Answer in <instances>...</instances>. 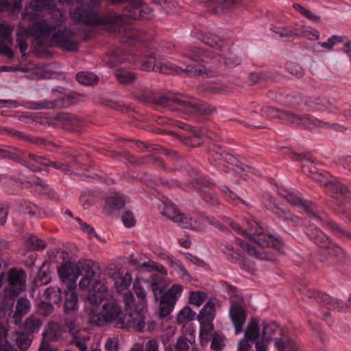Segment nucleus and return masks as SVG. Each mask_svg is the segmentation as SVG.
I'll list each match as a JSON object with an SVG mask.
<instances>
[{"label": "nucleus", "instance_id": "nucleus-1", "mask_svg": "<svg viewBox=\"0 0 351 351\" xmlns=\"http://www.w3.org/2000/svg\"><path fill=\"white\" fill-rule=\"evenodd\" d=\"M109 295L108 287L101 280L88 292V313L90 322L99 326L114 324L119 328H133L138 331L145 328L146 318L143 308L138 311L133 304H130L128 307L125 305L123 310L121 302L115 298L109 299Z\"/></svg>", "mask_w": 351, "mask_h": 351}, {"label": "nucleus", "instance_id": "nucleus-2", "mask_svg": "<svg viewBox=\"0 0 351 351\" xmlns=\"http://www.w3.org/2000/svg\"><path fill=\"white\" fill-rule=\"evenodd\" d=\"M99 0H74L71 3V18L75 21L89 26H109L111 32L125 24L131 23L134 20L149 19L153 10L147 5H143L142 0L138 5H132L128 9L129 14H118L113 11H108L100 15L93 11Z\"/></svg>", "mask_w": 351, "mask_h": 351}, {"label": "nucleus", "instance_id": "nucleus-3", "mask_svg": "<svg viewBox=\"0 0 351 351\" xmlns=\"http://www.w3.org/2000/svg\"><path fill=\"white\" fill-rule=\"evenodd\" d=\"M97 269L98 265L95 262L82 260L77 263H66L58 268V272L69 289L76 288V281L80 276H82L79 287L90 292L93 287L100 280L96 271Z\"/></svg>", "mask_w": 351, "mask_h": 351}, {"label": "nucleus", "instance_id": "nucleus-4", "mask_svg": "<svg viewBox=\"0 0 351 351\" xmlns=\"http://www.w3.org/2000/svg\"><path fill=\"white\" fill-rule=\"evenodd\" d=\"M232 228L243 235L247 240V243H238L242 248L245 250L247 253L252 256H256L262 259H268L273 261L271 258L267 257L266 253L260 252L258 247H271L276 250L282 247L281 241L274 238L273 236L264 233L262 228L253 221L250 223L247 231L242 230L237 224L232 225Z\"/></svg>", "mask_w": 351, "mask_h": 351}, {"label": "nucleus", "instance_id": "nucleus-5", "mask_svg": "<svg viewBox=\"0 0 351 351\" xmlns=\"http://www.w3.org/2000/svg\"><path fill=\"white\" fill-rule=\"evenodd\" d=\"M261 337L265 341L275 340L276 347L280 351H298V345L297 342L290 337L282 335V331L276 322L265 320L263 322Z\"/></svg>", "mask_w": 351, "mask_h": 351}, {"label": "nucleus", "instance_id": "nucleus-6", "mask_svg": "<svg viewBox=\"0 0 351 351\" xmlns=\"http://www.w3.org/2000/svg\"><path fill=\"white\" fill-rule=\"evenodd\" d=\"M114 288L116 291L123 295L124 303L126 306H130V304L134 303V295L128 290L131 282L132 276L129 271L125 269H118L113 275Z\"/></svg>", "mask_w": 351, "mask_h": 351}, {"label": "nucleus", "instance_id": "nucleus-7", "mask_svg": "<svg viewBox=\"0 0 351 351\" xmlns=\"http://www.w3.org/2000/svg\"><path fill=\"white\" fill-rule=\"evenodd\" d=\"M53 32V34L51 36L50 35L48 39L43 40L42 44H39V37L37 36L38 45H56L68 51L77 50L78 43L73 40V34L70 30L64 29Z\"/></svg>", "mask_w": 351, "mask_h": 351}, {"label": "nucleus", "instance_id": "nucleus-8", "mask_svg": "<svg viewBox=\"0 0 351 351\" xmlns=\"http://www.w3.org/2000/svg\"><path fill=\"white\" fill-rule=\"evenodd\" d=\"M51 14L55 25H50L42 21L35 23L33 26L35 35L39 37V44H42L43 40L48 39L49 36L56 30L57 27L60 25L66 19L65 12L58 9H53Z\"/></svg>", "mask_w": 351, "mask_h": 351}, {"label": "nucleus", "instance_id": "nucleus-9", "mask_svg": "<svg viewBox=\"0 0 351 351\" xmlns=\"http://www.w3.org/2000/svg\"><path fill=\"white\" fill-rule=\"evenodd\" d=\"M147 71L158 72L167 75L178 74L184 76L195 77L202 76L205 77H213L215 73L210 67H202L197 69V67H191L190 69H182L180 67H144Z\"/></svg>", "mask_w": 351, "mask_h": 351}, {"label": "nucleus", "instance_id": "nucleus-10", "mask_svg": "<svg viewBox=\"0 0 351 351\" xmlns=\"http://www.w3.org/2000/svg\"><path fill=\"white\" fill-rule=\"evenodd\" d=\"M232 305L230 308L229 315L234 326L236 335L243 331V327L245 322L246 309L242 298L235 295L231 298Z\"/></svg>", "mask_w": 351, "mask_h": 351}, {"label": "nucleus", "instance_id": "nucleus-11", "mask_svg": "<svg viewBox=\"0 0 351 351\" xmlns=\"http://www.w3.org/2000/svg\"><path fill=\"white\" fill-rule=\"evenodd\" d=\"M260 335L259 320L256 317H252L244 330V337L238 343L237 351H250L254 341Z\"/></svg>", "mask_w": 351, "mask_h": 351}, {"label": "nucleus", "instance_id": "nucleus-12", "mask_svg": "<svg viewBox=\"0 0 351 351\" xmlns=\"http://www.w3.org/2000/svg\"><path fill=\"white\" fill-rule=\"evenodd\" d=\"M134 57L132 54L123 53L118 56L112 54L105 59V62L110 66H116L122 64H141V66H155L157 64L156 58L152 54H147L140 57L139 61H133Z\"/></svg>", "mask_w": 351, "mask_h": 351}, {"label": "nucleus", "instance_id": "nucleus-13", "mask_svg": "<svg viewBox=\"0 0 351 351\" xmlns=\"http://www.w3.org/2000/svg\"><path fill=\"white\" fill-rule=\"evenodd\" d=\"M215 317V305L213 302H207L197 315L200 324V336L208 335L213 329L212 322Z\"/></svg>", "mask_w": 351, "mask_h": 351}, {"label": "nucleus", "instance_id": "nucleus-14", "mask_svg": "<svg viewBox=\"0 0 351 351\" xmlns=\"http://www.w3.org/2000/svg\"><path fill=\"white\" fill-rule=\"evenodd\" d=\"M175 223L182 228L202 230L206 228L207 223L211 222L202 217H193L190 215L179 213Z\"/></svg>", "mask_w": 351, "mask_h": 351}, {"label": "nucleus", "instance_id": "nucleus-15", "mask_svg": "<svg viewBox=\"0 0 351 351\" xmlns=\"http://www.w3.org/2000/svg\"><path fill=\"white\" fill-rule=\"evenodd\" d=\"M149 285L151 286L155 298L157 300L158 295L162 291V289L160 288L159 282H154L150 285L149 282L144 278H136L134 282V291L137 298L141 300V306L143 307L146 304L145 298L147 293L145 291V287H148Z\"/></svg>", "mask_w": 351, "mask_h": 351}, {"label": "nucleus", "instance_id": "nucleus-16", "mask_svg": "<svg viewBox=\"0 0 351 351\" xmlns=\"http://www.w3.org/2000/svg\"><path fill=\"white\" fill-rule=\"evenodd\" d=\"M242 0H209L206 3L208 12L213 14H222L237 8Z\"/></svg>", "mask_w": 351, "mask_h": 351}, {"label": "nucleus", "instance_id": "nucleus-17", "mask_svg": "<svg viewBox=\"0 0 351 351\" xmlns=\"http://www.w3.org/2000/svg\"><path fill=\"white\" fill-rule=\"evenodd\" d=\"M311 239L320 247L326 248L328 253L333 256H338L343 252L342 249L332 243L328 237L319 229H315L311 233Z\"/></svg>", "mask_w": 351, "mask_h": 351}, {"label": "nucleus", "instance_id": "nucleus-18", "mask_svg": "<svg viewBox=\"0 0 351 351\" xmlns=\"http://www.w3.org/2000/svg\"><path fill=\"white\" fill-rule=\"evenodd\" d=\"M202 43L208 45L216 51H218L219 53L217 54V56L221 58L223 56V52L226 51H229V45L226 43V41L223 39L220 38L218 36L215 34H208L203 35L200 38Z\"/></svg>", "mask_w": 351, "mask_h": 351}, {"label": "nucleus", "instance_id": "nucleus-19", "mask_svg": "<svg viewBox=\"0 0 351 351\" xmlns=\"http://www.w3.org/2000/svg\"><path fill=\"white\" fill-rule=\"evenodd\" d=\"M11 342H14L21 350H27L30 346L32 339L25 332H14L10 337V341L5 339V345H1L0 348H8L10 346L14 350ZM15 350L17 351L16 349Z\"/></svg>", "mask_w": 351, "mask_h": 351}, {"label": "nucleus", "instance_id": "nucleus-20", "mask_svg": "<svg viewBox=\"0 0 351 351\" xmlns=\"http://www.w3.org/2000/svg\"><path fill=\"white\" fill-rule=\"evenodd\" d=\"M169 99L171 106H175L176 110L184 112H193L197 108L196 104L182 95H173L169 97Z\"/></svg>", "mask_w": 351, "mask_h": 351}, {"label": "nucleus", "instance_id": "nucleus-21", "mask_svg": "<svg viewBox=\"0 0 351 351\" xmlns=\"http://www.w3.org/2000/svg\"><path fill=\"white\" fill-rule=\"evenodd\" d=\"M9 283L13 292H18L25 289V274L23 271L13 269L9 275Z\"/></svg>", "mask_w": 351, "mask_h": 351}, {"label": "nucleus", "instance_id": "nucleus-22", "mask_svg": "<svg viewBox=\"0 0 351 351\" xmlns=\"http://www.w3.org/2000/svg\"><path fill=\"white\" fill-rule=\"evenodd\" d=\"M29 302L26 298H20L16 306V311L13 315L14 323H19L22 317L27 313L29 310Z\"/></svg>", "mask_w": 351, "mask_h": 351}, {"label": "nucleus", "instance_id": "nucleus-23", "mask_svg": "<svg viewBox=\"0 0 351 351\" xmlns=\"http://www.w3.org/2000/svg\"><path fill=\"white\" fill-rule=\"evenodd\" d=\"M278 192L280 195L286 198L289 203L295 206H306V203L303 202V200L300 198L297 191H289L282 187L278 189Z\"/></svg>", "mask_w": 351, "mask_h": 351}, {"label": "nucleus", "instance_id": "nucleus-24", "mask_svg": "<svg viewBox=\"0 0 351 351\" xmlns=\"http://www.w3.org/2000/svg\"><path fill=\"white\" fill-rule=\"evenodd\" d=\"M76 288L69 289L66 291V299L64 302V308L66 311L75 310L77 304V294L75 292Z\"/></svg>", "mask_w": 351, "mask_h": 351}, {"label": "nucleus", "instance_id": "nucleus-25", "mask_svg": "<svg viewBox=\"0 0 351 351\" xmlns=\"http://www.w3.org/2000/svg\"><path fill=\"white\" fill-rule=\"evenodd\" d=\"M304 123L303 128H308L309 130L325 128L329 126L328 123L308 115L304 116Z\"/></svg>", "mask_w": 351, "mask_h": 351}, {"label": "nucleus", "instance_id": "nucleus-26", "mask_svg": "<svg viewBox=\"0 0 351 351\" xmlns=\"http://www.w3.org/2000/svg\"><path fill=\"white\" fill-rule=\"evenodd\" d=\"M77 80L82 84L90 86L97 84L98 76L92 72L82 71L77 74Z\"/></svg>", "mask_w": 351, "mask_h": 351}, {"label": "nucleus", "instance_id": "nucleus-27", "mask_svg": "<svg viewBox=\"0 0 351 351\" xmlns=\"http://www.w3.org/2000/svg\"><path fill=\"white\" fill-rule=\"evenodd\" d=\"M22 8V0H14L10 3L7 0H0V12L14 13L19 12Z\"/></svg>", "mask_w": 351, "mask_h": 351}, {"label": "nucleus", "instance_id": "nucleus-28", "mask_svg": "<svg viewBox=\"0 0 351 351\" xmlns=\"http://www.w3.org/2000/svg\"><path fill=\"white\" fill-rule=\"evenodd\" d=\"M44 296L49 302L56 304L62 300V291L57 287H49L45 290Z\"/></svg>", "mask_w": 351, "mask_h": 351}, {"label": "nucleus", "instance_id": "nucleus-29", "mask_svg": "<svg viewBox=\"0 0 351 351\" xmlns=\"http://www.w3.org/2000/svg\"><path fill=\"white\" fill-rule=\"evenodd\" d=\"M16 210L19 214L33 216L36 213L37 207L29 202L21 201L16 204Z\"/></svg>", "mask_w": 351, "mask_h": 351}, {"label": "nucleus", "instance_id": "nucleus-30", "mask_svg": "<svg viewBox=\"0 0 351 351\" xmlns=\"http://www.w3.org/2000/svg\"><path fill=\"white\" fill-rule=\"evenodd\" d=\"M161 213L165 217L175 222L180 213L178 211L174 204L170 201H167L164 203V206L161 209Z\"/></svg>", "mask_w": 351, "mask_h": 351}, {"label": "nucleus", "instance_id": "nucleus-31", "mask_svg": "<svg viewBox=\"0 0 351 351\" xmlns=\"http://www.w3.org/2000/svg\"><path fill=\"white\" fill-rule=\"evenodd\" d=\"M42 326V322L34 316H29L25 319V330L29 333L38 332Z\"/></svg>", "mask_w": 351, "mask_h": 351}, {"label": "nucleus", "instance_id": "nucleus-32", "mask_svg": "<svg viewBox=\"0 0 351 351\" xmlns=\"http://www.w3.org/2000/svg\"><path fill=\"white\" fill-rule=\"evenodd\" d=\"M169 258V263L171 267H173L175 271H176L182 278H186L189 277V274L182 265L180 261L171 256L169 254H165Z\"/></svg>", "mask_w": 351, "mask_h": 351}, {"label": "nucleus", "instance_id": "nucleus-33", "mask_svg": "<svg viewBox=\"0 0 351 351\" xmlns=\"http://www.w3.org/2000/svg\"><path fill=\"white\" fill-rule=\"evenodd\" d=\"M116 77L119 83L129 84L133 82L136 77L134 73L125 68H121L116 71Z\"/></svg>", "mask_w": 351, "mask_h": 351}, {"label": "nucleus", "instance_id": "nucleus-34", "mask_svg": "<svg viewBox=\"0 0 351 351\" xmlns=\"http://www.w3.org/2000/svg\"><path fill=\"white\" fill-rule=\"evenodd\" d=\"M207 293L204 291H192L189 293V302L191 304L199 307L207 298Z\"/></svg>", "mask_w": 351, "mask_h": 351}, {"label": "nucleus", "instance_id": "nucleus-35", "mask_svg": "<svg viewBox=\"0 0 351 351\" xmlns=\"http://www.w3.org/2000/svg\"><path fill=\"white\" fill-rule=\"evenodd\" d=\"M304 116L301 117L298 114L287 112H285V114H283L282 120L285 121L287 123L291 124L295 127L303 128L304 123Z\"/></svg>", "mask_w": 351, "mask_h": 351}, {"label": "nucleus", "instance_id": "nucleus-36", "mask_svg": "<svg viewBox=\"0 0 351 351\" xmlns=\"http://www.w3.org/2000/svg\"><path fill=\"white\" fill-rule=\"evenodd\" d=\"M196 317V313L193 311L190 307H184L179 313L177 317L178 323L180 324H184L186 322L194 320Z\"/></svg>", "mask_w": 351, "mask_h": 351}, {"label": "nucleus", "instance_id": "nucleus-37", "mask_svg": "<svg viewBox=\"0 0 351 351\" xmlns=\"http://www.w3.org/2000/svg\"><path fill=\"white\" fill-rule=\"evenodd\" d=\"M139 267L142 268V269H145L149 271H157L160 274H162L164 275L167 274V271L163 265L159 264L157 262H155V261H151V260H149L147 262L141 263L139 265Z\"/></svg>", "mask_w": 351, "mask_h": 351}, {"label": "nucleus", "instance_id": "nucleus-38", "mask_svg": "<svg viewBox=\"0 0 351 351\" xmlns=\"http://www.w3.org/2000/svg\"><path fill=\"white\" fill-rule=\"evenodd\" d=\"M125 203V199L118 194H116L114 196H111L108 198L106 204L107 206L114 210H119L123 207Z\"/></svg>", "mask_w": 351, "mask_h": 351}, {"label": "nucleus", "instance_id": "nucleus-39", "mask_svg": "<svg viewBox=\"0 0 351 351\" xmlns=\"http://www.w3.org/2000/svg\"><path fill=\"white\" fill-rule=\"evenodd\" d=\"M176 303L163 295L160 302V315L162 317H166L172 311Z\"/></svg>", "mask_w": 351, "mask_h": 351}, {"label": "nucleus", "instance_id": "nucleus-40", "mask_svg": "<svg viewBox=\"0 0 351 351\" xmlns=\"http://www.w3.org/2000/svg\"><path fill=\"white\" fill-rule=\"evenodd\" d=\"M182 291L183 287L182 285L175 284L167 291L164 295L174 303H176L177 300L180 297Z\"/></svg>", "mask_w": 351, "mask_h": 351}, {"label": "nucleus", "instance_id": "nucleus-41", "mask_svg": "<svg viewBox=\"0 0 351 351\" xmlns=\"http://www.w3.org/2000/svg\"><path fill=\"white\" fill-rule=\"evenodd\" d=\"M215 57L213 56V52L212 51H206L201 49H198V51L193 55L191 58L195 61L202 62L204 63H210L209 60H212Z\"/></svg>", "mask_w": 351, "mask_h": 351}, {"label": "nucleus", "instance_id": "nucleus-42", "mask_svg": "<svg viewBox=\"0 0 351 351\" xmlns=\"http://www.w3.org/2000/svg\"><path fill=\"white\" fill-rule=\"evenodd\" d=\"M26 246L29 250H39L45 248V243L36 237H31L27 240Z\"/></svg>", "mask_w": 351, "mask_h": 351}, {"label": "nucleus", "instance_id": "nucleus-43", "mask_svg": "<svg viewBox=\"0 0 351 351\" xmlns=\"http://www.w3.org/2000/svg\"><path fill=\"white\" fill-rule=\"evenodd\" d=\"M262 114L264 116H266L269 119H283V114H285V112L280 111L274 107H269L266 106L264 107L262 110Z\"/></svg>", "mask_w": 351, "mask_h": 351}, {"label": "nucleus", "instance_id": "nucleus-44", "mask_svg": "<svg viewBox=\"0 0 351 351\" xmlns=\"http://www.w3.org/2000/svg\"><path fill=\"white\" fill-rule=\"evenodd\" d=\"M225 346V338L221 333L216 332L214 334L211 348L215 351H220Z\"/></svg>", "mask_w": 351, "mask_h": 351}, {"label": "nucleus", "instance_id": "nucleus-45", "mask_svg": "<svg viewBox=\"0 0 351 351\" xmlns=\"http://www.w3.org/2000/svg\"><path fill=\"white\" fill-rule=\"evenodd\" d=\"M274 31L280 37L289 38L301 35V33L298 29H293L291 27H278L276 29H274Z\"/></svg>", "mask_w": 351, "mask_h": 351}, {"label": "nucleus", "instance_id": "nucleus-46", "mask_svg": "<svg viewBox=\"0 0 351 351\" xmlns=\"http://www.w3.org/2000/svg\"><path fill=\"white\" fill-rule=\"evenodd\" d=\"M12 29L8 25L0 24V43H9L11 41Z\"/></svg>", "mask_w": 351, "mask_h": 351}, {"label": "nucleus", "instance_id": "nucleus-47", "mask_svg": "<svg viewBox=\"0 0 351 351\" xmlns=\"http://www.w3.org/2000/svg\"><path fill=\"white\" fill-rule=\"evenodd\" d=\"M59 326L55 323H51L48 325L47 328L43 332V336L45 339L53 340L57 337L56 331L58 330Z\"/></svg>", "mask_w": 351, "mask_h": 351}, {"label": "nucleus", "instance_id": "nucleus-48", "mask_svg": "<svg viewBox=\"0 0 351 351\" xmlns=\"http://www.w3.org/2000/svg\"><path fill=\"white\" fill-rule=\"evenodd\" d=\"M194 341L195 339L193 336L191 337V339L189 341H186L185 339L181 338L178 341L175 346L174 351H188L190 348L189 343L192 344L193 343H194Z\"/></svg>", "mask_w": 351, "mask_h": 351}, {"label": "nucleus", "instance_id": "nucleus-49", "mask_svg": "<svg viewBox=\"0 0 351 351\" xmlns=\"http://www.w3.org/2000/svg\"><path fill=\"white\" fill-rule=\"evenodd\" d=\"M122 221L126 228H132L136 223V219L133 213L130 211H125L122 215Z\"/></svg>", "mask_w": 351, "mask_h": 351}, {"label": "nucleus", "instance_id": "nucleus-50", "mask_svg": "<svg viewBox=\"0 0 351 351\" xmlns=\"http://www.w3.org/2000/svg\"><path fill=\"white\" fill-rule=\"evenodd\" d=\"M224 253L234 261H238L240 259L239 252L235 250L231 245H226L223 249Z\"/></svg>", "mask_w": 351, "mask_h": 351}, {"label": "nucleus", "instance_id": "nucleus-51", "mask_svg": "<svg viewBox=\"0 0 351 351\" xmlns=\"http://www.w3.org/2000/svg\"><path fill=\"white\" fill-rule=\"evenodd\" d=\"M52 304L53 303L49 302L47 300L42 301L38 306L40 312L45 315H49L52 313L53 309Z\"/></svg>", "mask_w": 351, "mask_h": 351}, {"label": "nucleus", "instance_id": "nucleus-52", "mask_svg": "<svg viewBox=\"0 0 351 351\" xmlns=\"http://www.w3.org/2000/svg\"><path fill=\"white\" fill-rule=\"evenodd\" d=\"M79 225L80 226L81 229L86 232L89 237H93L95 236V232L92 227H90L89 225L84 223L81 219H77Z\"/></svg>", "mask_w": 351, "mask_h": 351}, {"label": "nucleus", "instance_id": "nucleus-53", "mask_svg": "<svg viewBox=\"0 0 351 351\" xmlns=\"http://www.w3.org/2000/svg\"><path fill=\"white\" fill-rule=\"evenodd\" d=\"M79 225L80 226L81 229L86 232L89 237H93L95 236V232L92 227H90L89 225L84 223L81 219H77Z\"/></svg>", "mask_w": 351, "mask_h": 351}, {"label": "nucleus", "instance_id": "nucleus-54", "mask_svg": "<svg viewBox=\"0 0 351 351\" xmlns=\"http://www.w3.org/2000/svg\"><path fill=\"white\" fill-rule=\"evenodd\" d=\"M16 45L21 53H24L28 47L26 38L25 36H19L16 38Z\"/></svg>", "mask_w": 351, "mask_h": 351}, {"label": "nucleus", "instance_id": "nucleus-55", "mask_svg": "<svg viewBox=\"0 0 351 351\" xmlns=\"http://www.w3.org/2000/svg\"><path fill=\"white\" fill-rule=\"evenodd\" d=\"M0 54L8 58H12L14 56L12 49L4 43L0 45Z\"/></svg>", "mask_w": 351, "mask_h": 351}, {"label": "nucleus", "instance_id": "nucleus-56", "mask_svg": "<svg viewBox=\"0 0 351 351\" xmlns=\"http://www.w3.org/2000/svg\"><path fill=\"white\" fill-rule=\"evenodd\" d=\"M270 341H265L261 337L260 340L256 341L255 343L256 351H268V343Z\"/></svg>", "mask_w": 351, "mask_h": 351}, {"label": "nucleus", "instance_id": "nucleus-57", "mask_svg": "<svg viewBox=\"0 0 351 351\" xmlns=\"http://www.w3.org/2000/svg\"><path fill=\"white\" fill-rule=\"evenodd\" d=\"M112 5H121L125 3H129L130 5L128 7V10L130 8L132 5H138L140 3V0H108Z\"/></svg>", "mask_w": 351, "mask_h": 351}, {"label": "nucleus", "instance_id": "nucleus-58", "mask_svg": "<svg viewBox=\"0 0 351 351\" xmlns=\"http://www.w3.org/2000/svg\"><path fill=\"white\" fill-rule=\"evenodd\" d=\"M19 106V103L14 100L10 99H0V108L8 107L16 108Z\"/></svg>", "mask_w": 351, "mask_h": 351}, {"label": "nucleus", "instance_id": "nucleus-59", "mask_svg": "<svg viewBox=\"0 0 351 351\" xmlns=\"http://www.w3.org/2000/svg\"><path fill=\"white\" fill-rule=\"evenodd\" d=\"M27 72L30 71L28 67H0V73L1 72H12V71Z\"/></svg>", "mask_w": 351, "mask_h": 351}, {"label": "nucleus", "instance_id": "nucleus-60", "mask_svg": "<svg viewBox=\"0 0 351 351\" xmlns=\"http://www.w3.org/2000/svg\"><path fill=\"white\" fill-rule=\"evenodd\" d=\"M52 165L56 169H60L64 172H69L70 171V167L66 163L61 162H52Z\"/></svg>", "mask_w": 351, "mask_h": 351}, {"label": "nucleus", "instance_id": "nucleus-61", "mask_svg": "<svg viewBox=\"0 0 351 351\" xmlns=\"http://www.w3.org/2000/svg\"><path fill=\"white\" fill-rule=\"evenodd\" d=\"M308 19L314 21V22H319L320 21V17L318 15H316L313 13H312L309 10H306L304 14L303 15Z\"/></svg>", "mask_w": 351, "mask_h": 351}, {"label": "nucleus", "instance_id": "nucleus-62", "mask_svg": "<svg viewBox=\"0 0 351 351\" xmlns=\"http://www.w3.org/2000/svg\"><path fill=\"white\" fill-rule=\"evenodd\" d=\"M288 71L292 73L297 77H300L303 75L302 67H287Z\"/></svg>", "mask_w": 351, "mask_h": 351}, {"label": "nucleus", "instance_id": "nucleus-63", "mask_svg": "<svg viewBox=\"0 0 351 351\" xmlns=\"http://www.w3.org/2000/svg\"><path fill=\"white\" fill-rule=\"evenodd\" d=\"M49 0H36L34 2V8L36 9L45 8L49 6Z\"/></svg>", "mask_w": 351, "mask_h": 351}, {"label": "nucleus", "instance_id": "nucleus-64", "mask_svg": "<svg viewBox=\"0 0 351 351\" xmlns=\"http://www.w3.org/2000/svg\"><path fill=\"white\" fill-rule=\"evenodd\" d=\"M158 346L156 341L152 339L147 342L146 351H158Z\"/></svg>", "mask_w": 351, "mask_h": 351}]
</instances>
